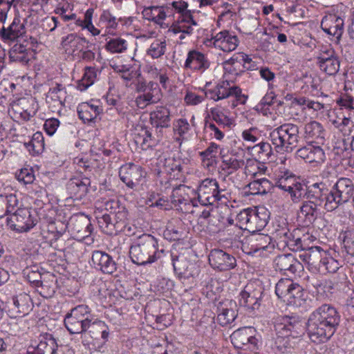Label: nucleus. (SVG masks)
I'll return each instance as SVG.
<instances>
[{
    "label": "nucleus",
    "mask_w": 354,
    "mask_h": 354,
    "mask_svg": "<svg viewBox=\"0 0 354 354\" xmlns=\"http://www.w3.org/2000/svg\"><path fill=\"white\" fill-rule=\"evenodd\" d=\"M190 129V126L189 122L186 119H179L176 122V127L174 130L177 131L180 136H183L185 133H187Z\"/></svg>",
    "instance_id": "60"
},
{
    "label": "nucleus",
    "mask_w": 354,
    "mask_h": 354,
    "mask_svg": "<svg viewBox=\"0 0 354 354\" xmlns=\"http://www.w3.org/2000/svg\"><path fill=\"white\" fill-rule=\"evenodd\" d=\"M17 178L19 182H23L25 185L31 184L34 182L35 178L32 169L24 168L17 174Z\"/></svg>",
    "instance_id": "55"
},
{
    "label": "nucleus",
    "mask_w": 354,
    "mask_h": 354,
    "mask_svg": "<svg viewBox=\"0 0 354 354\" xmlns=\"http://www.w3.org/2000/svg\"><path fill=\"white\" fill-rule=\"evenodd\" d=\"M27 147L34 154H39L44 149V138L42 133L37 131L35 133L31 140L28 143Z\"/></svg>",
    "instance_id": "43"
},
{
    "label": "nucleus",
    "mask_w": 354,
    "mask_h": 354,
    "mask_svg": "<svg viewBox=\"0 0 354 354\" xmlns=\"http://www.w3.org/2000/svg\"><path fill=\"white\" fill-rule=\"evenodd\" d=\"M204 97L192 92H188L185 96V101L187 104L196 105L203 102Z\"/></svg>",
    "instance_id": "62"
},
{
    "label": "nucleus",
    "mask_w": 354,
    "mask_h": 354,
    "mask_svg": "<svg viewBox=\"0 0 354 354\" xmlns=\"http://www.w3.org/2000/svg\"><path fill=\"white\" fill-rule=\"evenodd\" d=\"M301 202L298 216L303 219L305 226H309L317 218L320 206L308 199L302 200Z\"/></svg>",
    "instance_id": "25"
},
{
    "label": "nucleus",
    "mask_w": 354,
    "mask_h": 354,
    "mask_svg": "<svg viewBox=\"0 0 354 354\" xmlns=\"http://www.w3.org/2000/svg\"><path fill=\"white\" fill-rule=\"evenodd\" d=\"M324 158L325 153L324 150L321 148V147L311 145L307 162L319 163L321 162H323Z\"/></svg>",
    "instance_id": "51"
},
{
    "label": "nucleus",
    "mask_w": 354,
    "mask_h": 354,
    "mask_svg": "<svg viewBox=\"0 0 354 354\" xmlns=\"http://www.w3.org/2000/svg\"><path fill=\"white\" fill-rule=\"evenodd\" d=\"M68 225L72 233L80 239L88 236L93 230L90 219L84 214L72 216Z\"/></svg>",
    "instance_id": "18"
},
{
    "label": "nucleus",
    "mask_w": 354,
    "mask_h": 354,
    "mask_svg": "<svg viewBox=\"0 0 354 354\" xmlns=\"http://www.w3.org/2000/svg\"><path fill=\"white\" fill-rule=\"evenodd\" d=\"M232 344L236 348L248 350L257 353L262 345L260 335L252 327H243L230 335Z\"/></svg>",
    "instance_id": "8"
},
{
    "label": "nucleus",
    "mask_w": 354,
    "mask_h": 354,
    "mask_svg": "<svg viewBox=\"0 0 354 354\" xmlns=\"http://www.w3.org/2000/svg\"><path fill=\"white\" fill-rule=\"evenodd\" d=\"M119 176L128 187L133 189L143 177V171L140 166L130 162L120 168Z\"/></svg>",
    "instance_id": "17"
},
{
    "label": "nucleus",
    "mask_w": 354,
    "mask_h": 354,
    "mask_svg": "<svg viewBox=\"0 0 354 354\" xmlns=\"http://www.w3.org/2000/svg\"><path fill=\"white\" fill-rule=\"evenodd\" d=\"M239 39L236 35H232L228 33L225 41H222V44L218 47L225 52H230L236 49L238 46Z\"/></svg>",
    "instance_id": "53"
},
{
    "label": "nucleus",
    "mask_w": 354,
    "mask_h": 354,
    "mask_svg": "<svg viewBox=\"0 0 354 354\" xmlns=\"http://www.w3.org/2000/svg\"><path fill=\"white\" fill-rule=\"evenodd\" d=\"M166 50V41L156 40L153 41L147 51V54L153 59H158L163 55Z\"/></svg>",
    "instance_id": "48"
},
{
    "label": "nucleus",
    "mask_w": 354,
    "mask_h": 354,
    "mask_svg": "<svg viewBox=\"0 0 354 354\" xmlns=\"http://www.w3.org/2000/svg\"><path fill=\"white\" fill-rule=\"evenodd\" d=\"M335 50L332 48H328L325 50H322L317 57L318 62L328 61L333 57H337Z\"/></svg>",
    "instance_id": "64"
},
{
    "label": "nucleus",
    "mask_w": 354,
    "mask_h": 354,
    "mask_svg": "<svg viewBox=\"0 0 354 354\" xmlns=\"http://www.w3.org/2000/svg\"><path fill=\"white\" fill-rule=\"evenodd\" d=\"M244 163L243 159H238L234 156L223 155L221 156L220 169L226 176H230L241 168Z\"/></svg>",
    "instance_id": "35"
},
{
    "label": "nucleus",
    "mask_w": 354,
    "mask_h": 354,
    "mask_svg": "<svg viewBox=\"0 0 354 354\" xmlns=\"http://www.w3.org/2000/svg\"><path fill=\"white\" fill-rule=\"evenodd\" d=\"M90 185L91 180L89 178L80 176L70 180L68 184V189L71 194L77 198H82L87 194Z\"/></svg>",
    "instance_id": "31"
},
{
    "label": "nucleus",
    "mask_w": 354,
    "mask_h": 354,
    "mask_svg": "<svg viewBox=\"0 0 354 354\" xmlns=\"http://www.w3.org/2000/svg\"><path fill=\"white\" fill-rule=\"evenodd\" d=\"M17 203L15 196H6L0 195V218L8 216L14 209V205Z\"/></svg>",
    "instance_id": "42"
},
{
    "label": "nucleus",
    "mask_w": 354,
    "mask_h": 354,
    "mask_svg": "<svg viewBox=\"0 0 354 354\" xmlns=\"http://www.w3.org/2000/svg\"><path fill=\"white\" fill-rule=\"evenodd\" d=\"M304 138L315 140L318 144H323L324 141L325 131L323 126L317 121H310L306 123L304 127Z\"/></svg>",
    "instance_id": "29"
},
{
    "label": "nucleus",
    "mask_w": 354,
    "mask_h": 354,
    "mask_svg": "<svg viewBox=\"0 0 354 354\" xmlns=\"http://www.w3.org/2000/svg\"><path fill=\"white\" fill-rule=\"evenodd\" d=\"M59 125V120L58 119L52 118L45 121L44 129L46 133L49 136H53Z\"/></svg>",
    "instance_id": "59"
},
{
    "label": "nucleus",
    "mask_w": 354,
    "mask_h": 354,
    "mask_svg": "<svg viewBox=\"0 0 354 354\" xmlns=\"http://www.w3.org/2000/svg\"><path fill=\"white\" fill-rule=\"evenodd\" d=\"M225 190L220 189L216 179L203 180L197 189L198 200L203 205H213L214 203L222 200Z\"/></svg>",
    "instance_id": "11"
},
{
    "label": "nucleus",
    "mask_w": 354,
    "mask_h": 354,
    "mask_svg": "<svg viewBox=\"0 0 354 354\" xmlns=\"http://www.w3.org/2000/svg\"><path fill=\"white\" fill-rule=\"evenodd\" d=\"M321 28L324 32L339 41L344 32V20L336 15L325 16L322 20Z\"/></svg>",
    "instance_id": "23"
},
{
    "label": "nucleus",
    "mask_w": 354,
    "mask_h": 354,
    "mask_svg": "<svg viewBox=\"0 0 354 354\" xmlns=\"http://www.w3.org/2000/svg\"><path fill=\"white\" fill-rule=\"evenodd\" d=\"M144 131V134L142 136V138L141 136H138L136 138V142L138 143L142 139V142L140 145L142 147L149 148L156 145L162 138V131L158 132V130L148 129L147 127H145L142 129Z\"/></svg>",
    "instance_id": "37"
},
{
    "label": "nucleus",
    "mask_w": 354,
    "mask_h": 354,
    "mask_svg": "<svg viewBox=\"0 0 354 354\" xmlns=\"http://www.w3.org/2000/svg\"><path fill=\"white\" fill-rule=\"evenodd\" d=\"M303 256L304 260L308 264L321 270L322 261L325 257H326V253L320 247L316 246L310 248Z\"/></svg>",
    "instance_id": "36"
},
{
    "label": "nucleus",
    "mask_w": 354,
    "mask_h": 354,
    "mask_svg": "<svg viewBox=\"0 0 354 354\" xmlns=\"http://www.w3.org/2000/svg\"><path fill=\"white\" fill-rule=\"evenodd\" d=\"M165 255L164 248H160L158 239L149 234H143L129 248L131 261L138 266L151 264Z\"/></svg>",
    "instance_id": "3"
},
{
    "label": "nucleus",
    "mask_w": 354,
    "mask_h": 354,
    "mask_svg": "<svg viewBox=\"0 0 354 354\" xmlns=\"http://www.w3.org/2000/svg\"><path fill=\"white\" fill-rule=\"evenodd\" d=\"M218 145L214 142H211L209 146L201 153V156L205 158H216Z\"/></svg>",
    "instance_id": "63"
},
{
    "label": "nucleus",
    "mask_w": 354,
    "mask_h": 354,
    "mask_svg": "<svg viewBox=\"0 0 354 354\" xmlns=\"http://www.w3.org/2000/svg\"><path fill=\"white\" fill-rule=\"evenodd\" d=\"M91 310L87 305L73 308L64 317V326L71 334L86 333V326L91 317Z\"/></svg>",
    "instance_id": "7"
},
{
    "label": "nucleus",
    "mask_w": 354,
    "mask_h": 354,
    "mask_svg": "<svg viewBox=\"0 0 354 354\" xmlns=\"http://www.w3.org/2000/svg\"><path fill=\"white\" fill-rule=\"evenodd\" d=\"M186 188H187V187L185 185H180L179 187H176V189H174L173 194H172V196H173L172 203L174 204L187 205V204H189L190 203H192L193 206L196 205L195 200L189 198V196H187V198L180 196V197H177V198H176V195H178V192H181L182 190L185 191V189H186Z\"/></svg>",
    "instance_id": "52"
},
{
    "label": "nucleus",
    "mask_w": 354,
    "mask_h": 354,
    "mask_svg": "<svg viewBox=\"0 0 354 354\" xmlns=\"http://www.w3.org/2000/svg\"><path fill=\"white\" fill-rule=\"evenodd\" d=\"M236 303L233 300L219 302L216 307L217 322L222 326L231 324L237 316Z\"/></svg>",
    "instance_id": "22"
},
{
    "label": "nucleus",
    "mask_w": 354,
    "mask_h": 354,
    "mask_svg": "<svg viewBox=\"0 0 354 354\" xmlns=\"http://www.w3.org/2000/svg\"><path fill=\"white\" fill-rule=\"evenodd\" d=\"M212 268L219 271H227L236 266V258L231 254L220 249L212 250L208 257Z\"/></svg>",
    "instance_id": "15"
},
{
    "label": "nucleus",
    "mask_w": 354,
    "mask_h": 354,
    "mask_svg": "<svg viewBox=\"0 0 354 354\" xmlns=\"http://www.w3.org/2000/svg\"><path fill=\"white\" fill-rule=\"evenodd\" d=\"M338 263L332 257L327 256L323 259L322 269L328 272L334 273L338 270Z\"/></svg>",
    "instance_id": "58"
},
{
    "label": "nucleus",
    "mask_w": 354,
    "mask_h": 354,
    "mask_svg": "<svg viewBox=\"0 0 354 354\" xmlns=\"http://www.w3.org/2000/svg\"><path fill=\"white\" fill-rule=\"evenodd\" d=\"M6 222L12 230L23 232L32 228L37 223V219L28 209L19 208L13 214L7 216Z\"/></svg>",
    "instance_id": "12"
},
{
    "label": "nucleus",
    "mask_w": 354,
    "mask_h": 354,
    "mask_svg": "<svg viewBox=\"0 0 354 354\" xmlns=\"http://www.w3.org/2000/svg\"><path fill=\"white\" fill-rule=\"evenodd\" d=\"M264 290V287L259 281L248 283L239 293V306L248 313L252 315H256L261 307Z\"/></svg>",
    "instance_id": "5"
},
{
    "label": "nucleus",
    "mask_w": 354,
    "mask_h": 354,
    "mask_svg": "<svg viewBox=\"0 0 354 354\" xmlns=\"http://www.w3.org/2000/svg\"><path fill=\"white\" fill-rule=\"evenodd\" d=\"M102 111L101 106L89 102H82L77 107L78 117L84 123L94 122Z\"/></svg>",
    "instance_id": "28"
},
{
    "label": "nucleus",
    "mask_w": 354,
    "mask_h": 354,
    "mask_svg": "<svg viewBox=\"0 0 354 354\" xmlns=\"http://www.w3.org/2000/svg\"><path fill=\"white\" fill-rule=\"evenodd\" d=\"M30 297L28 295H19L13 297V305L17 313L19 315H27L31 310Z\"/></svg>",
    "instance_id": "40"
},
{
    "label": "nucleus",
    "mask_w": 354,
    "mask_h": 354,
    "mask_svg": "<svg viewBox=\"0 0 354 354\" xmlns=\"http://www.w3.org/2000/svg\"><path fill=\"white\" fill-rule=\"evenodd\" d=\"M209 67V62L203 53L196 50L189 51L185 63V68L203 72Z\"/></svg>",
    "instance_id": "27"
},
{
    "label": "nucleus",
    "mask_w": 354,
    "mask_h": 354,
    "mask_svg": "<svg viewBox=\"0 0 354 354\" xmlns=\"http://www.w3.org/2000/svg\"><path fill=\"white\" fill-rule=\"evenodd\" d=\"M293 282L290 279L282 278L275 286V293L278 298L283 302L286 303L287 301L288 295L289 296L290 292L292 290Z\"/></svg>",
    "instance_id": "39"
},
{
    "label": "nucleus",
    "mask_w": 354,
    "mask_h": 354,
    "mask_svg": "<svg viewBox=\"0 0 354 354\" xmlns=\"http://www.w3.org/2000/svg\"><path fill=\"white\" fill-rule=\"evenodd\" d=\"M175 273L184 281L191 279L192 283L200 272V268L195 262L190 261L183 255L171 254Z\"/></svg>",
    "instance_id": "14"
},
{
    "label": "nucleus",
    "mask_w": 354,
    "mask_h": 354,
    "mask_svg": "<svg viewBox=\"0 0 354 354\" xmlns=\"http://www.w3.org/2000/svg\"><path fill=\"white\" fill-rule=\"evenodd\" d=\"M270 137L274 149L281 153L292 151L302 138L299 127L292 123L281 124L270 133Z\"/></svg>",
    "instance_id": "4"
},
{
    "label": "nucleus",
    "mask_w": 354,
    "mask_h": 354,
    "mask_svg": "<svg viewBox=\"0 0 354 354\" xmlns=\"http://www.w3.org/2000/svg\"><path fill=\"white\" fill-rule=\"evenodd\" d=\"M100 21L107 23V25L113 28H115L118 26L115 17L112 16L109 10H104L100 17Z\"/></svg>",
    "instance_id": "61"
},
{
    "label": "nucleus",
    "mask_w": 354,
    "mask_h": 354,
    "mask_svg": "<svg viewBox=\"0 0 354 354\" xmlns=\"http://www.w3.org/2000/svg\"><path fill=\"white\" fill-rule=\"evenodd\" d=\"M243 248L248 254L259 252L261 256H267L274 250V244L268 234L253 232L246 238Z\"/></svg>",
    "instance_id": "10"
},
{
    "label": "nucleus",
    "mask_w": 354,
    "mask_h": 354,
    "mask_svg": "<svg viewBox=\"0 0 354 354\" xmlns=\"http://www.w3.org/2000/svg\"><path fill=\"white\" fill-rule=\"evenodd\" d=\"M48 278H54V275L50 274H41L38 271L31 270L28 273V280L33 283L35 286L39 287V284H42V280Z\"/></svg>",
    "instance_id": "54"
},
{
    "label": "nucleus",
    "mask_w": 354,
    "mask_h": 354,
    "mask_svg": "<svg viewBox=\"0 0 354 354\" xmlns=\"http://www.w3.org/2000/svg\"><path fill=\"white\" fill-rule=\"evenodd\" d=\"M292 288L289 297L288 296L286 304L288 306L300 307L306 300L304 290L299 283L295 282H293Z\"/></svg>",
    "instance_id": "38"
},
{
    "label": "nucleus",
    "mask_w": 354,
    "mask_h": 354,
    "mask_svg": "<svg viewBox=\"0 0 354 354\" xmlns=\"http://www.w3.org/2000/svg\"><path fill=\"white\" fill-rule=\"evenodd\" d=\"M331 201H333V209H337L353 197L354 185L352 180L348 178H340L332 186Z\"/></svg>",
    "instance_id": "13"
},
{
    "label": "nucleus",
    "mask_w": 354,
    "mask_h": 354,
    "mask_svg": "<svg viewBox=\"0 0 354 354\" xmlns=\"http://www.w3.org/2000/svg\"><path fill=\"white\" fill-rule=\"evenodd\" d=\"M341 322L339 311L331 304H324L309 315L307 322L295 314L279 316L274 321V330L279 336L301 337L306 331L315 344L328 342L336 332Z\"/></svg>",
    "instance_id": "1"
},
{
    "label": "nucleus",
    "mask_w": 354,
    "mask_h": 354,
    "mask_svg": "<svg viewBox=\"0 0 354 354\" xmlns=\"http://www.w3.org/2000/svg\"><path fill=\"white\" fill-rule=\"evenodd\" d=\"M284 239L283 241L286 243V245L292 251H299L304 250L302 241L300 238L294 239L292 234L289 232L283 233Z\"/></svg>",
    "instance_id": "49"
},
{
    "label": "nucleus",
    "mask_w": 354,
    "mask_h": 354,
    "mask_svg": "<svg viewBox=\"0 0 354 354\" xmlns=\"http://www.w3.org/2000/svg\"><path fill=\"white\" fill-rule=\"evenodd\" d=\"M149 122L152 129L163 132L164 129L170 127L171 112L168 108L163 106H156V109L149 114Z\"/></svg>",
    "instance_id": "21"
},
{
    "label": "nucleus",
    "mask_w": 354,
    "mask_h": 354,
    "mask_svg": "<svg viewBox=\"0 0 354 354\" xmlns=\"http://www.w3.org/2000/svg\"><path fill=\"white\" fill-rule=\"evenodd\" d=\"M116 220L111 212L110 214H104L98 219V223L101 227L104 228L107 234H117L116 232Z\"/></svg>",
    "instance_id": "41"
},
{
    "label": "nucleus",
    "mask_w": 354,
    "mask_h": 354,
    "mask_svg": "<svg viewBox=\"0 0 354 354\" xmlns=\"http://www.w3.org/2000/svg\"><path fill=\"white\" fill-rule=\"evenodd\" d=\"M127 41L122 38L111 39L106 44V49L113 53H121L127 50Z\"/></svg>",
    "instance_id": "46"
},
{
    "label": "nucleus",
    "mask_w": 354,
    "mask_h": 354,
    "mask_svg": "<svg viewBox=\"0 0 354 354\" xmlns=\"http://www.w3.org/2000/svg\"><path fill=\"white\" fill-rule=\"evenodd\" d=\"M116 220V232L120 233L125 232L128 225V212L125 208L118 210L117 212H113Z\"/></svg>",
    "instance_id": "47"
},
{
    "label": "nucleus",
    "mask_w": 354,
    "mask_h": 354,
    "mask_svg": "<svg viewBox=\"0 0 354 354\" xmlns=\"http://www.w3.org/2000/svg\"><path fill=\"white\" fill-rule=\"evenodd\" d=\"M212 120L218 124L229 125L230 119L220 110L212 108L210 110Z\"/></svg>",
    "instance_id": "57"
},
{
    "label": "nucleus",
    "mask_w": 354,
    "mask_h": 354,
    "mask_svg": "<svg viewBox=\"0 0 354 354\" xmlns=\"http://www.w3.org/2000/svg\"><path fill=\"white\" fill-rule=\"evenodd\" d=\"M320 69L329 75H335L339 70V57H333L328 61L318 62Z\"/></svg>",
    "instance_id": "45"
},
{
    "label": "nucleus",
    "mask_w": 354,
    "mask_h": 354,
    "mask_svg": "<svg viewBox=\"0 0 354 354\" xmlns=\"http://www.w3.org/2000/svg\"><path fill=\"white\" fill-rule=\"evenodd\" d=\"M163 237L169 241H177L184 238L182 221L179 219L170 221L163 231Z\"/></svg>",
    "instance_id": "32"
},
{
    "label": "nucleus",
    "mask_w": 354,
    "mask_h": 354,
    "mask_svg": "<svg viewBox=\"0 0 354 354\" xmlns=\"http://www.w3.org/2000/svg\"><path fill=\"white\" fill-rule=\"evenodd\" d=\"M135 90L139 93L135 102L141 109H144L149 104L158 103L162 97L161 90L158 83L153 81L147 82L141 77L140 73L138 74Z\"/></svg>",
    "instance_id": "6"
},
{
    "label": "nucleus",
    "mask_w": 354,
    "mask_h": 354,
    "mask_svg": "<svg viewBox=\"0 0 354 354\" xmlns=\"http://www.w3.org/2000/svg\"><path fill=\"white\" fill-rule=\"evenodd\" d=\"M91 261L93 267L104 274H112L117 270V263L111 255L105 252L94 251L92 254Z\"/></svg>",
    "instance_id": "19"
},
{
    "label": "nucleus",
    "mask_w": 354,
    "mask_h": 354,
    "mask_svg": "<svg viewBox=\"0 0 354 354\" xmlns=\"http://www.w3.org/2000/svg\"><path fill=\"white\" fill-rule=\"evenodd\" d=\"M84 74L79 82L78 88L80 91L88 88L94 82L96 77L95 68L91 66H86L84 69Z\"/></svg>",
    "instance_id": "44"
},
{
    "label": "nucleus",
    "mask_w": 354,
    "mask_h": 354,
    "mask_svg": "<svg viewBox=\"0 0 354 354\" xmlns=\"http://www.w3.org/2000/svg\"><path fill=\"white\" fill-rule=\"evenodd\" d=\"M276 186L288 192L293 203H299L308 199L319 206L324 205L327 212L333 211L331 192L326 183H315L308 185L300 182H295L292 178L282 177L277 182Z\"/></svg>",
    "instance_id": "2"
},
{
    "label": "nucleus",
    "mask_w": 354,
    "mask_h": 354,
    "mask_svg": "<svg viewBox=\"0 0 354 354\" xmlns=\"http://www.w3.org/2000/svg\"><path fill=\"white\" fill-rule=\"evenodd\" d=\"M61 45L65 50L75 55H80L84 48H89L92 44L85 37L71 33L62 38Z\"/></svg>",
    "instance_id": "20"
},
{
    "label": "nucleus",
    "mask_w": 354,
    "mask_h": 354,
    "mask_svg": "<svg viewBox=\"0 0 354 354\" xmlns=\"http://www.w3.org/2000/svg\"><path fill=\"white\" fill-rule=\"evenodd\" d=\"M25 32V23L21 21L19 15H16L8 28L3 26L0 30V37L4 41H15Z\"/></svg>",
    "instance_id": "24"
},
{
    "label": "nucleus",
    "mask_w": 354,
    "mask_h": 354,
    "mask_svg": "<svg viewBox=\"0 0 354 354\" xmlns=\"http://www.w3.org/2000/svg\"><path fill=\"white\" fill-rule=\"evenodd\" d=\"M53 278L48 281L44 279L42 280V284H39L38 288H40L39 290V294L44 298H50L55 293V289L53 286Z\"/></svg>",
    "instance_id": "50"
},
{
    "label": "nucleus",
    "mask_w": 354,
    "mask_h": 354,
    "mask_svg": "<svg viewBox=\"0 0 354 354\" xmlns=\"http://www.w3.org/2000/svg\"><path fill=\"white\" fill-rule=\"evenodd\" d=\"M254 180L248 187L252 195H264L270 192L272 188V183L266 178H257V174H253Z\"/></svg>",
    "instance_id": "34"
},
{
    "label": "nucleus",
    "mask_w": 354,
    "mask_h": 354,
    "mask_svg": "<svg viewBox=\"0 0 354 354\" xmlns=\"http://www.w3.org/2000/svg\"><path fill=\"white\" fill-rule=\"evenodd\" d=\"M86 333L95 339L101 337L104 343L106 342L109 336V328L104 322L90 317L87 326Z\"/></svg>",
    "instance_id": "26"
},
{
    "label": "nucleus",
    "mask_w": 354,
    "mask_h": 354,
    "mask_svg": "<svg viewBox=\"0 0 354 354\" xmlns=\"http://www.w3.org/2000/svg\"><path fill=\"white\" fill-rule=\"evenodd\" d=\"M183 160L179 156H170L164 158L160 160V167L162 169L163 171L171 175L174 173L173 177L175 178L182 171Z\"/></svg>",
    "instance_id": "33"
},
{
    "label": "nucleus",
    "mask_w": 354,
    "mask_h": 354,
    "mask_svg": "<svg viewBox=\"0 0 354 354\" xmlns=\"http://www.w3.org/2000/svg\"><path fill=\"white\" fill-rule=\"evenodd\" d=\"M31 346L41 354H56L58 346L55 339L50 333L41 335L39 342L32 344Z\"/></svg>",
    "instance_id": "30"
},
{
    "label": "nucleus",
    "mask_w": 354,
    "mask_h": 354,
    "mask_svg": "<svg viewBox=\"0 0 354 354\" xmlns=\"http://www.w3.org/2000/svg\"><path fill=\"white\" fill-rule=\"evenodd\" d=\"M274 265L276 270L283 274H295L304 270L303 265L292 254L278 255L274 260Z\"/></svg>",
    "instance_id": "16"
},
{
    "label": "nucleus",
    "mask_w": 354,
    "mask_h": 354,
    "mask_svg": "<svg viewBox=\"0 0 354 354\" xmlns=\"http://www.w3.org/2000/svg\"><path fill=\"white\" fill-rule=\"evenodd\" d=\"M237 217L241 224L245 225V230L255 232L261 230L266 226L270 216L266 208L259 207L257 209H244L238 214Z\"/></svg>",
    "instance_id": "9"
},
{
    "label": "nucleus",
    "mask_w": 354,
    "mask_h": 354,
    "mask_svg": "<svg viewBox=\"0 0 354 354\" xmlns=\"http://www.w3.org/2000/svg\"><path fill=\"white\" fill-rule=\"evenodd\" d=\"M218 93L217 100H221L230 96V82L227 80L222 81L216 86Z\"/></svg>",
    "instance_id": "56"
}]
</instances>
